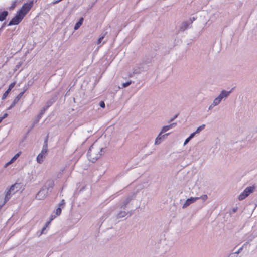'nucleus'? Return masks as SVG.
<instances>
[{"label": "nucleus", "mask_w": 257, "mask_h": 257, "mask_svg": "<svg viewBox=\"0 0 257 257\" xmlns=\"http://www.w3.org/2000/svg\"><path fill=\"white\" fill-rule=\"evenodd\" d=\"M102 148L97 147L94 145H92L89 148L87 156L89 160L92 162H95L101 156L100 152L102 151Z\"/></svg>", "instance_id": "nucleus-1"}, {"label": "nucleus", "mask_w": 257, "mask_h": 257, "mask_svg": "<svg viewBox=\"0 0 257 257\" xmlns=\"http://www.w3.org/2000/svg\"><path fill=\"white\" fill-rule=\"evenodd\" d=\"M48 151V145L47 141H45L44 144L43 146L42 150H41L40 153L38 154V155L37 157L36 160L37 162L41 164L44 161V159L45 158Z\"/></svg>", "instance_id": "nucleus-2"}, {"label": "nucleus", "mask_w": 257, "mask_h": 257, "mask_svg": "<svg viewBox=\"0 0 257 257\" xmlns=\"http://www.w3.org/2000/svg\"><path fill=\"white\" fill-rule=\"evenodd\" d=\"M135 193H132L126 196L121 202V208L125 209L127 205L135 198Z\"/></svg>", "instance_id": "nucleus-3"}, {"label": "nucleus", "mask_w": 257, "mask_h": 257, "mask_svg": "<svg viewBox=\"0 0 257 257\" xmlns=\"http://www.w3.org/2000/svg\"><path fill=\"white\" fill-rule=\"evenodd\" d=\"M33 6V2H30L25 3L24 4V5L22 6L21 10L19 11V12L23 15V16L24 17L25 15L29 11V10L31 9Z\"/></svg>", "instance_id": "nucleus-4"}, {"label": "nucleus", "mask_w": 257, "mask_h": 257, "mask_svg": "<svg viewBox=\"0 0 257 257\" xmlns=\"http://www.w3.org/2000/svg\"><path fill=\"white\" fill-rule=\"evenodd\" d=\"M49 192L43 187L37 193L36 198L39 200H44L49 194Z\"/></svg>", "instance_id": "nucleus-5"}, {"label": "nucleus", "mask_w": 257, "mask_h": 257, "mask_svg": "<svg viewBox=\"0 0 257 257\" xmlns=\"http://www.w3.org/2000/svg\"><path fill=\"white\" fill-rule=\"evenodd\" d=\"M24 17L23 15L21 14L19 12L18 14L15 16L12 20L9 22L8 25L11 26L13 25H17L23 19Z\"/></svg>", "instance_id": "nucleus-6"}, {"label": "nucleus", "mask_w": 257, "mask_h": 257, "mask_svg": "<svg viewBox=\"0 0 257 257\" xmlns=\"http://www.w3.org/2000/svg\"><path fill=\"white\" fill-rule=\"evenodd\" d=\"M55 185V182L53 180H47L43 186V187L49 193L51 192L52 189Z\"/></svg>", "instance_id": "nucleus-7"}, {"label": "nucleus", "mask_w": 257, "mask_h": 257, "mask_svg": "<svg viewBox=\"0 0 257 257\" xmlns=\"http://www.w3.org/2000/svg\"><path fill=\"white\" fill-rule=\"evenodd\" d=\"M231 93V90L227 91L226 90H222L219 93V95L217 97L218 99L221 102V101L223 99H226Z\"/></svg>", "instance_id": "nucleus-8"}, {"label": "nucleus", "mask_w": 257, "mask_h": 257, "mask_svg": "<svg viewBox=\"0 0 257 257\" xmlns=\"http://www.w3.org/2000/svg\"><path fill=\"white\" fill-rule=\"evenodd\" d=\"M197 200H198V198H195V197H191L190 198L187 199L186 200L185 202L183 205L182 208H186L189 205H190L191 204H192V203L195 202V201H196Z\"/></svg>", "instance_id": "nucleus-9"}, {"label": "nucleus", "mask_w": 257, "mask_h": 257, "mask_svg": "<svg viewBox=\"0 0 257 257\" xmlns=\"http://www.w3.org/2000/svg\"><path fill=\"white\" fill-rule=\"evenodd\" d=\"M21 188V185L20 184L18 183H15L13 185H12L10 189V191L12 192V194H15L17 192H18Z\"/></svg>", "instance_id": "nucleus-10"}, {"label": "nucleus", "mask_w": 257, "mask_h": 257, "mask_svg": "<svg viewBox=\"0 0 257 257\" xmlns=\"http://www.w3.org/2000/svg\"><path fill=\"white\" fill-rule=\"evenodd\" d=\"M169 134V133H166L164 135H162V134H161L160 133L159 134V135H158V136L155 139V145L160 144L161 143V142L162 141V140H163L164 139V136L168 135Z\"/></svg>", "instance_id": "nucleus-11"}, {"label": "nucleus", "mask_w": 257, "mask_h": 257, "mask_svg": "<svg viewBox=\"0 0 257 257\" xmlns=\"http://www.w3.org/2000/svg\"><path fill=\"white\" fill-rule=\"evenodd\" d=\"M176 125V123H172V124H170L168 125L164 126L162 127L161 132H160L161 134H163L167 131H168L169 130L175 127Z\"/></svg>", "instance_id": "nucleus-12"}, {"label": "nucleus", "mask_w": 257, "mask_h": 257, "mask_svg": "<svg viewBox=\"0 0 257 257\" xmlns=\"http://www.w3.org/2000/svg\"><path fill=\"white\" fill-rule=\"evenodd\" d=\"M190 25L189 24L188 21L183 22L181 24L179 29L181 31H184L187 29H188Z\"/></svg>", "instance_id": "nucleus-13"}, {"label": "nucleus", "mask_w": 257, "mask_h": 257, "mask_svg": "<svg viewBox=\"0 0 257 257\" xmlns=\"http://www.w3.org/2000/svg\"><path fill=\"white\" fill-rule=\"evenodd\" d=\"M220 101L216 97L213 101L212 103L209 106L208 109L209 110H212L214 107L218 105L220 103Z\"/></svg>", "instance_id": "nucleus-14"}, {"label": "nucleus", "mask_w": 257, "mask_h": 257, "mask_svg": "<svg viewBox=\"0 0 257 257\" xmlns=\"http://www.w3.org/2000/svg\"><path fill=\"white\" fill-rule=\"evenodd\" d=\"M254 189L255 187L254 186H249L246 188L243 191L244 192L245 194L248 196L251 193L254 191Z\"/></svg>", "instance_id": "nucleus-15"}, {"label": "nucleus", "mask_w": 257, "mask_h": 257, "mask_svg": "<svg viewBox=\"0 0 257 257\" xmlns=\"http://www.w3.org/2000/svg\"><path fill=\"white\" fill-rule=\"evenodd\" d=\"M13 194H12V192H11L10 190H8L6 192L3 204H5L10 199Z\"/></svg>", "instance_id": "nucleus-16"}, {"label": "nucleus", "mask_w": 257, "mask_h": 257, "mask_svg": "<svg viewBox=\"0 0 257 257\" xmlns=\"http://www.w3.org/2000/svg\"><path fill=\"white\" fill-rule=\"evenodd\" d=\"M83 20L84 19L83 18H81L80 19L79 21L74 26V29L75 30H76L80 28L83 23Z\"/></svg>", "instance_id": "nucleus-17"}, {"label": "nucleus", "mask_w": 257, "mask_h": 257, "mask_svg": "<svg viewBox=\"0 0 257 257\" xmlns=\"http://www.w3.org/2000/svg\"><path fill=\"white\" fill-rule=\"evenodd\" d=\"M127 214V212L124 210L120 211L117 215V218H121L125 217Z\"/></svg>", "instance_id": "nucleus-18"}, {"label": "nucleus", "mask_w": 257, "mask_h": 257, "mask_svg": "<svg viewBox=\"0 0 257 257\" xmlns=\"http://www.w3.org/2000/svg\"><path fill=\"white\" fill-rule=\"evenodd\" d=\"M24 93V91L22 92H21L20 93H19L16 97L14 99L13 102H14V103H16L17 104L18 101H19V100L21 99V98L23 96V94Z\"/></svg>", "instance_id": "nucleus-19"}, {"label": "nucleus", "mask_w": 257, "mask_h": 257, "mask_svg": "<svg viewBox=\"0 0 257 257\" xmlns=\"http://www.w3.org/2000/svg\"><path fill=\"white\" fill-rule=\"evenodd\" d=\"M8 15V12L7 11H4L0 14V21H4L7 16Z\"/></svg>", "instance_id": "nucleus-20"}, {"label": "nucleus", "mask_w": 257, "mask_h": 257, "mask_svg": "<svg viewBox=\"0 0 257 257\" xmlns=\"http://www.w3.org/2000/svg\"><path fill=\"white\" fill-rule=\"evenodd\" d=\"M21 152L20 151L18 153H17L9 161V163H13L21 155Z\"/></svg>", "instance_id": "nucleus-21"}, {"label": "nucleus", "mask_w": 257, "mask_h": 257, "mask_svg": "<svg viewBox=\"0 0 257 257\" xmlns=\"http://www.w3.org/2000/svg\"><path fill=\"white\" fill-rule=\"evenodd\" d=\"M205 125L202 124L199 126L195 131V133L198 134L205 128Z\"/></svg>", "instance_id": "nucleus-22"}, {"label": "nucleus", "mask_w": 257, "mask_h": 257, "mask_svg": "<svg viewBox=\"0 0 257 257\" xmlns=\"http://www.w3.org/2000/svg\"><path fill=\"white\" fill-rule=\"evenodd\" d=\"M248 196L244 193V192L243 191L242 193H241L238 196V199L239 200H242L244 199H245L246 197Z\"/></svg>", "instance_id": "nucleus-23"}, {"label": "nucleus", "mask_w": 257, "mask_h": 257, "mask_svg": "<svg viewBox=\"0 0 257 257\" xmlns=\"http://www.w3.org/2000/svg\"><path fill=\"white\" fill-rule=\"evenodd\" d=\"M106 32L105 33H104V34H101L100 37L97 40V44H99L101 43V41L104 39V38L105 36L106 35Z\"/></svg>", "instance_id": "nucleus-24"}, {"label": "nucleus", "mask_w": 257, "mask_h": 257, "mask_svg": "<svg viewBox=\"0 0 257 257\" xmlns=\"http://www.w3.org/2000/svg\"><path fill=\"white\" fill-rule=\"evenodd\" d=\"M197 198H198V199H202L203 201H205L208 199V196L207 195L204 194Z\"/></svg>", "instance_id": "nucleus-25"}, {"label": "nucleus", "mask_w": 257, "mask_h": 257, "mask_svg": "<svg viewBox=\"0 0 257 257\" xmlns=\"http://www.w3.org/2000/svg\"><path fill=\"white\" fill-rule=\"evenodd\" d=\"M61 210H62V208L61 207H59L56 210V216H59L61 214Z\"/></svg>", "instance_id": "nucleus-26"}, {"label": "nucleus", "mask_w": 257, "mask_h": 257, "mask_svg": "<svg viewBox=\"0 0 257 257\" xmlns=\"http://www.w3.org/2000/svg\"><path fill=\"white\" fill-rule=\"evenodd\" d=\"M10 91H9V90H7L3 95L2 96V100H4L6 99V98L7 97L8 94L10 93Z\"/></svg>", "instance_id": "nucleus-27"}, {"label": "nucleus", "mask_w": 257, "mask_h": 257, "mask_svg": "<svg viewBox=\"0 0 257 257\" xmlns=\"http://www.w3.org/2000/svg\"><path fill=\"white\" fill-rule=\"evenodd\" d=\"M15 84H16V82H15L11 83L9 85V88L8 89V90L10 91L14 88V87L15 86Z\"/></svg>", "instance_id": "nucleus-28"}, {"label": "nucleus", "mask_w": 257, "mask_h": 257, "mask_svg": "<svg viewBox=\"0 0 257 257\" xmlns=\"http://www.w3.org/2000/svg\"><path fill=\"white\" fill-rule=\"evenodd\" d=\"M131 84H132V81H128V82H127L125 83H123L122 85L123 87H126L130 85H131Z\"/></svg>", "instance_id": "nucleus-29"}, {"label": "nucleus", "mask_w": 257, "mask_h": 257, "mask_svg": "<svg viewBox=\"0 0 257 257\" xmlns=\"http://www.w3.org/2000/svg\"><path fill=\"white\" fill-rule=\"evenodd\" d=\"M195 20H196V18H195L194 17H193L190 18V19L187 21L189 22L190 25H191V24L193 23V22L194 21H195Z\"/></svg>", "instance_id": "nucleus-30"}, {"label": "nucleus", "mask_w": 257, "mask_h": 257, "mask_svg": "<svg viewBox=\"0 0 257 257\" xmlns=\"http://www.w3.org/2000/svg\"><path fill=\"white\" fill-rule=\"evenodd\" d=\"M8 114L7 113H5L3 116L1 117L0 118V120L2 122V120L5 119V118H6L7 116H8Z\"/></svg>", "instance_id": "nucleus-31"}, {"label": "nucleus", "mask_w": 257, "mask_h": 257, "mask_svg": "<svg viewBox=\"0 0 257 257\" xmlns=\"http://www.w3.org/2000/svg\"><path fill=\"white\" fill-rule=\"evenodd\" d=\"M65 204V200L64 199L62 200L61 203L59 204L60 207H63L64 205Z\"/></svg>", "instance_id": "nucleus-32"}, {"label": "nucleus", "mask_w": 257, "mask_h": 257, "mask_svg": "<svg viewBox=\"0 0 257 257\" xmlns=\"http://www.w3.org/2000/svg\"><path fill=\"white\" fill-rule=\"evenodd\" d=\"M243 246H242L241 247H240L238 251L234 252L233 253H236L238 255V254L242 250Z\"/></svg>", "instance_id": "nucleus-33"}, {"label": "nucleus", "mask_w": 257, "mask_h": 257, "mask_svg": "<svg viewBox=\"0 0 257 257\" xmlns=\"http://www.w3.org/2000/svg\"><path fill=\"white\" fill-rule=\"evenodd\" d=\"M99 105L101 108H104L105 107V103L103 101H100Z\"/></svg>", "instance_id": "nucleus-34"}, {"label": "nucleus", "mask_w": 257, "mask_h": 257, "mask_svg": "<svg viewBox=\"0 0 257 257\" xmlns=\"http://www.w3.org/2000/svg\"><path fill=\"white\" fill-rule=\"evenodd\" d=\"M191 139L188 137L187 138L184 142V145H186L190 140Z\"/></svg>", "instance_id": "nucleus-35"}, {"label": "nucleus", "mask_w": 257, "mask_h": 257, "mask_svg": "<svg viewBox=\"0 0 257 257\" xmlns=\"http://www.w3.org/2000/svg\"><path fill=\"white\" fill-rule=\"evenodd\" d=\"M228 257H239L236 253H232Z\"/></svg>", "instance_id": "nucleus-36"}, {"label": "nucleus", "mask_w": 257, "mask_h": 257, "mask_svg": "<svg viewBox=\"0 0 257 257\" xmlns=\"http://www.w3.org/2000/svg\"><path fill=\"white\" fill-rule=\"evenodd\" d=\"M16 104L14 103V102H13L12 104L11 105V106L8 108V110H10L12 109Z\"/></svg>", "instance_id": "nucleus-37"}, {"label": "nucleus", "mask_w": 257, "mask_h": 257, "mask_svg": "<svg viewBox=\"0 0 257 257\" xmlns=\"http://www.w3.org/2000/svg\"><path fill=\"white\" fill-rule=\"evenodd\" d=\"M196 134V133H195V132L192 133V134H191V135H190V136L189 137V138L190 139H192V138L194 137V136L195 135V134Z\"/></svg>", "instance_id": "nucleus-38"}, {"label": "nucleus", "mask_w": 257, "mask_h": 257, "mask_svg": "<svg viewBox=\"0 0 257 257\" xmlns=\"http://www.w3.org/2000/svg\"><path fill=\"white\" fill-rule=\"evenodd\" d=\"M41 114H39L38 116H37V119L36 121V122H38L39 121V120L41 119Z\"/></svg>", "instance_id": "nucleus-39"}, {"label": "nucleus", "mask_w": 257, "mask_h": 257, "mask_svg": "<svg viewBox=\"0 0 257 257\" xmlns=\"http://www.w3.org/2000/svg\"><path fill=\"white\" fill-rule=\"evenodd\" d=\"M140 73V71L139 70H138L137 69H135L134 70L133 73L134 74H138Z\"/></svg>", "instance_id": "nucleus-40"}, {"label": "nucleus", "mask_w": 257, "mask_h": 257, "mask_svg": "<svg viewBox=\"0 0 257 257\" xmlns=\"http://www.w3.org/2000/svg\"><path fill=\"white\" fill-rule=\"evenodd\" d=\"M46 227H47V225H45V226L43 228L41 234L44 233V231L46 229Z\"/></svg>", "instance_id": "nucleus-41"}, {"label": "nucleus", "mask_w": 257, "mask_h": 257, "mask_svg": "<svg viewBox=\"0 0 257 257\" xmlns=\"http://www.w3.org/2000/svg\"><path fill=\"white\" fill-rule=\"evenodd\" d=\"M237 209H238V208H237V207H234V208H233L232 209V211H233V212H236L237 211Z\"/></svg>", "instance_id": "nucleus-42"}, {"label": "nucleus", "mask_w": 257, "mask_h": 257, "mask_svg": "<svg viewBox=\"0 0 257 257\" xmlns=\"http://www.w3.org/2000/svg\"><path fill=\"white\" fill-rule=\"evenodd\" d=\"M56 215H52L51 216L50 221L53 220L56 217Z\"/></svg>", "instance_id": "nucleus-43"}, {"label": "nucleus", "mask_w": 257, "mask_h": 257, "mask_svg": "<svg viewBox=\"0 0 257 257\" xmlns=\"http://www.w3.org/2000/svg\"><path fill=\"white\" fill-rule=\"evenodd\" d=\"M45 110H42L40 114H41V116L44 113Z\"/></svg>", "instance_id": "nucleus-44"}, {"label": "nucleus", "mask_w": 257, "mask_h": 257, "mask_svg": "<svg viewBox=\"0 0 257 257\" xmlns=\"http://www.w3.org/2000/svg\"><path fill=\"white\" fill-rule=\"evenodd\" d=\"M11 164V163H9V162H8V163H6V166H8V165H10Z\"/></svg>", "instance_id": "nucleus-45"}, {"label": "nucleus", "mask_w": 257, "mask_h": 257, "mask_svg": "<svg viewBox=\"0 0 257 257\" xmlns=\"http://www.w3.org/2000/svg\"><path fill=\"white\" fill-rule=\"evenodd\" d=\"M50 221L49 222H47L46 223V225H47V226L48 225V224L50 223Z\"/></svg>", "instance_id": "nucleus-46"}, {"label": "nucleus", "mask_w": 257, "mask_h": 257, "mask_svg": "<svg viewBox=\"0 0 257 257\" xmlns=\"http://www.w3.org/2000/svg\"><path fill=\"white\" fill-rule=\"evenodd\" d=\"M168 135H165L164 136V138L166 137V136H167Z\"/></svg>", "instance_id": "nucleus-47"}, {"label": "nucleus", "mask_w": 257, "mask_h": 257, "mask_svg": "<svg viewBox=\"0 0 257 257\" xmlns=\"http://www.w3.org/2000/svg\"><path fill=\"white\" fill-rule=\"evenodd\" d=\"M168 135H165L164 136V138L166 137V136H167Z\"/></svg>", "instance_id": "nucleus-48"}]
</instances>
